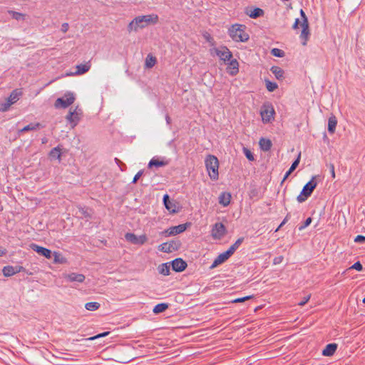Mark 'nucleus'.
Wrapping results in <instances>:
<instances>
[{"mask_svg":"<svg viewBox=\"0 0 365 365\" xmlns=\"http://www.w3.org/2000/svg\"><path fill=\"white\" fill-rule=\"evenodd\" d=\"M158 21V16L157 14H150L144 16H138L133 19L128 26V31H137L139 29H143L150 24H155Z\"/></svg>","mask_w":365,"mask_h":365,"instance_id":"obj_1","label":"nucleus"},{"mask_svg":"<svg viewBox=\"0 0 365 365\" xmlns=\"http://www.w3.org/2000/svg\"><path fill=\"white\" fill-rule=\"evenodd\" d=\"M246 26L242 24H234L228 29V34L236 42H246L249 34L245 31Z\"/></svg>","mask_w":365,"mask_h":365,"instance_id":"obj_2","label":"nucleus"},{"mask_svg":"<svg viewBox=\"0 0 365 365\" xmlns=\"http://www.w3.org/2000/svg\"><path fill=\"white\" fill-rule=\"evenodd\" d=\"M205 164L210 179L217 180L219 178V160L217 158L213 155H207L205 160Z\"/></svg>","mask_w":365,"mask_h":365,"instance_id":"obj_3","label":"nucleus"},{"mask_svg":"<svg viewBox=\"0 0 365 365\" xmlns=\"http://www.w3.org/2000/svg\"><path fill=\"white\" fill-rule=\"evenodd\" d=\"M316 176H313L312 179L304 186L301 193L297 196V200L302 203L310 197L317 185Z\"/></svg>","mask_w":365,"mask_h":365,"instance_id":"obj_4","label":"nucleus"},{"mask_svg":"<svg viewBox=\"0 0 365 365\" xmlns=\"http://www.w3.org/2000/svg\"><path fill=\"white\" fill-rule=\"evenodd\" d=\"M75 96L71 92L66 93L63 97L58 98L54 103V106L56 108H66L73 104L75 101Z\"/></svg>","mask_w":365,"mask_h":365,"instance_id":"obj_5","label":"nucleus"},{"mask_svg":"<svg viewBox=\"0 0 365 365\" xmlns=\"http://www.w3.org/2000/svg\"><path fill=\"white\" fill-rule=\"evenodd\" d=\"M260 114L264 123H270L274 120V109L271 103H264L261 108Z\"/></svg>","mask_w":365,"mask_h":365,"instance_id":"obj_6","label":"nucleus"},{"mask_svg":"<svg viewBox=\"0 0 365 365\" xmlns=\"http://www.w3.org/2000/svg\"><path fill=\"white\" fill-rule=\"evenodd\" d=\"M181 242L179 240H173L168 242H164L159 246V250L163 252L170 253L177 251L181 247Z\"/></svg>","mask_w":365,"mask_h":365,"instance_id":"obj_7","label":"nucleus"},{"mask_svg":"<svg viewBox=\"0 0 365 365\" xmlns=\"http://www.w3.org/2000/svg\"><path fill=\"white\" fill-rule=\"evenodd\" d=\"M226 227L222 222L215 223L211 230V235L215 240H220L226 234Z\"/></svg>","mask_w":365,"mask_h":365,"instance_id":"obj_8","label":"nucleus"},{"mask_svg":"<svg viewBox=\"0 0 365 365\" xmlns=\"http://www.w3.org/2000/svg\"><path fill=\"white\" fill-rule=\"evenodd\" d=\"M190 225V222H186L185 224H180L177 226H173L168 230H165L163 232V234H165V236H172L178 234L182 233Z\"/></svg>","mask_w":365,"mask_h":365,"instance_id":"obj_9","label":"nucleus"},{"mask_svg":"<svg viewBox=\"0 0 365 365\" xmlns=\"http://www.w3.org/2000/svg\"><path fill=\"white\" fill-rule=\"evenodd\" d=\"M216 55L224 62L229 61L232 58V53L227 46L215 48Z\"/></svg>","mask_w":365,"mask_h":365,"instance_id":"obj_10","label":"nucleus"},{"mask_svg":"<svg viewBox=\"0 0 365 365\" xmlns=\"http://www.w3.org/2000/svg\"><path fill=\"white\" fill-rule=\"evenodd\" d=\"M172 268L175 272H180L184 271L187 264V262L181 258H176L170 262Z\"/></svg>","mask_w":365,"mask_h":365,"instance_id":"obj_11","label":"nucleus"},{"mask_svg":"<svg viewBox=\"0 0 365 365\" xmlns=\"http://www.w3.org/2000/svg\"><path fill=\"white\" fill-rule=\"evenodd\" d=\"M232 255L230 252V251L227 250L221 254H220L214 260L213 263L210 266V268H215L222 264L226 260H227Z\"/></svg>","mask_w":365,"mask_h":365,"instance_id":"obj_12","label":"nucleus"},{"mask_svg":"<svg viewBox=\"0 0 365 365\" xmlns=\"http://www.w3.org/2000/svg\"><path fill=\"white\" fill-rule=\"evenodd\" d=\"M31 248L34 251H35L38 254H39L40 255H42V256L45 257L47 259H51L52 258V252H51V251L50 250H48L47 248L38 246L36 244H31Z\"/></svg>","mask_w":365,"mask_h":365,"instance_id":"obj_13","label":"nucleus"},{"mask_svg":"<svg viewBox=\"0 0 365 365\" xmlns=\"http://www.w3.org/2000/svg\"><path fill=\"white\" fill-rule=\"evenodd\" d=\"M76 115H77V108H76L73 111L70 110L66 117V119L71 124L72 128L76 127L81 120V117L77 116Z\"/></svg>","mask_w":365,"mask_h":365,"instance_id":"obj_14","label":"nucleus"},{"mask_svg":"<svg viewBox=\"0 0 365 365\" xmlns=\"http://www.w3.org/2000/svg\"><path fill=\"white\" fill-rule=\"evenodd\" d=\"M227 72L234 76L239 72V63L236 59H230L227 67Z\"/></svg>","mask_w":365,"mask_h":365,"instance_id":"obj_15","label":"nucleus"},{"mask_svg":"<svg viewBox=\"0 0 365 365\" xmlns=\"http://www.w3.org/2000/svg\"><path fill=\"white\" fill-rule=\"evenodd\" d=\"M64 279L68 282H83L86 277L83 274H78L75 272L66 274L64 275Z\"/></svg>","mask_w":365,"mask_h":365,"instance_id":"obj_16","label":"nucleus"},{"mask_svg":"<svg viewBox=\"0 0 365 365\" xmlns=\"http://www.w3.org/2000/svg\"><path fill=\"white\" fill-rule=\"evenodd\" d=\"M163 203L165 208L171 213L178 212V210L176 209V205L174 202L170 200L169 195L165 194L163 196Z\"/></svg>","mask_w":365,"mask_h":365,"instance_id":"obj_17","label":"nucleus"},{"mask_svg":"<svg viewBox=\"0 0 365 365\" xmlns=\"http://www.w3.org/2000/svg\"><path fill=\"white\" fill-rule=\"evenodd\" d=\"M231 194L228 192H222L219 196V203L224 207L230 205L231 200Z\"/></svg>","mask_w":365,"mask_h":365,"instance_id":"obj_18","label":"nucleus"},{"mask_svg":"<svg viewBox=\"0 0 365 365\" xmlns=\"http://www.w3.org/2000/svg\"><path fill=\"white\" fill-rule=\"evenodd\" d=\"M337 349V344L335 343H331L327 344L324 350L322 351V355L324 356H331L334 355L336 350Z\"/></svg>","mask_w":365,"mask_h":365,"instance_id":"obj_19","label":"nucleus"},{"mask_svg":"<svg viewBox=\"0 0 365 365\" xmlns=\"http://www.w3.org/2000/svg\"><path fill=\"white\" fill-rule=\"evenodd\" d=\"M301 26L302 27V31L300 35V38L304 40L302 42V44L305 46L307 44V41L309 38V36L310 35L309 32V26L308 24H301Z\"/></svg>","mask_w":365,"mask_h":365,"instance_id":"obj_20","label":"nucleus"},{"mask_svg":"<svg viewBox=\"0 0 365 365\" xmlns=\"http://www.w3.org/2000/svg\"><path fill=\"white\" fill-rule=\"evenodd\" d=\"M23 94V92L21 89H15L14 90L10 96L7 98L8 102H11L12 104L15 103L21 96Z\"/></svg>","mask_w":365,"mask_h":365,"instance_id":"obj_21","label":"nucleus"},{"mask_svg":"<svg viewBox=\"0 0 365 365\" xmlns=\"http://www.w3.org/2000/svg\"><path fill=\"white\" fill-rule=\"evenodd\" d=\"M337 125V119L335 115H331L328 120V131L329 133L333 134L336 130Z\"/></svg>","mask_w":365,"mask_h":365,"instance_id":"obj_22","label":"nucleus"},{"mask_svg":"<svg viewBox=\"0 0 365 365\" xmlns=\"http://www.w3.org/2000/svg\"><path fill=\"white\" fill-rule=\"evenodd\" d=\"M259 147L263 151H269L272 146V143L269 139L262 138L259 142Z\"/></svg>","mask_w":365,"mask_h":365,"instance_id":"obj_23","label":"nucleus"},{"mask_svg":"<svg viewBox=\"0 0 365 365\" xmlns=\"http://www.w3.org/2000/svg\"><path fill=\"white\" fill-rule=\"evenodd\" d=\"M91 63L90 61L84 63V64H79L78 66H76V75H82V74H84L86 73V72H88L89 71V69L91 68Z\"/></svg>","mask_w":365,"mask_h":365,"instance_id":"obj_24","label":"nucleus"},{"mask_svg":"<svg viewBox=\"0 0 365 365\" xmlns=\"http://www.w3.org/2000/svg\"><path fill=\"white\" fill-rule=\"evenodd\" d=\"M43 126L40 123H30L19 130V133H25L30 130H36Z\"/></svg>","mask_w":365,"mask_h":365,"instance_id":"obj_25","label":"nucleus"},{"mask_svg":"<svg viewBox=\"0 0 365 365\" xmlns=\"http://www.w3.org/2000/svg\"><path fill=\"white\" fill-rule=\"evenodd\" d=\"M270 71L275 76L276 78L281 80L284 78V70L279 66H274L271 68Z\"/></svg>","mask_w":365,"mask_h":365,"instance_id":"obj_26","label":"nucleus"},{"mask_svg":"<svg viewBox=\"0 0 365 365\" xmlns=\"http://www.w3.org/2000/svg\"><path fill=\"white\" fill-rule=\"evenodd\" d=\"M170 263H163L158 267V272L164 276H168L170 274Z\"/></svg>","mask_w":365,"mask_h":365,"instance_id":"obj_27","label":"nucleus"},{"mask_svg":"<svg viewBox=\"0 0 365 365\" xmlns=\"http://www.w3.org/2000/svg\"><path fill=\"white\" fill-rule=\"evenodd\" d=\"M157 62V59L151 54H148L145 58V66L147 68H153Z\"/></svg>","mask_w":365,"mask_h":365,"instance_id":"obj_28","label":"nucleus"},{"mask_svg":"<svg viewBox=\"0 0 365 365\" xmlns=\"http://www.w3.org/2000/svg\"><path fill=\"white\" fill-rule=\"evenodd\" d=\"M169 307V304L167 303H160L155 305L153 309V313L158 314L164 312Z\"/></svg>","mask_w":365,"mask_h":365,"instance_id":"obj_29","label":"nucleus"},{"mask_svg":"<svg viewBox=\"0 0 365 365\" xmlns=\"http://www.w3.org/2000/svg\"><path fill=\"white\" fill-rule=\"evenodd\" d=\"M166 164H167L166 162H165L163 160H159L158 159L153 158L150 160V162L148 163V168H151L153 167L159 168V167L165 166Z\"/></svg>","mask_w":365,"mask_h":365,"instance_id":"obj_30","label":"nucleus"},{"mask_svg":"<svg viewBox=\"0 0 365 365\" xmlns=\"http://www.w3.org/2000/svg\"><path fill=\"white\" fill-rule=\"evenodd\" d=\"M264 15V11L260 8H255L249 14V16L252 19H257Z\"/></svg>","mask_w":365,"mask_h":365,"instance_id":"obj_31","label":"nucleus"},{"mask_svg":"<svg viewBox=\"0 0 365 365\" xmlns=\"http://www.w3.org/2000/svg\"><path fill=\"white\" fill-rule=\"evenodd\" d=\"M61 152L59 147H56L51 149L49 153V157L53 159H61Z\"/></svg>","mask_w":365,"mask_h":365,"instance_id":"obj_32","label":"nucleus"},{"mask_svg":"<svg viewBox=\"0 0 365 365\" xmlns=\"http://www.w3.org/2000/svg\"><path fill=\"white\" fill-rule=\"evenodd\" d=\"M243 241H244L243 237H240V238L237 239L236 240V242L232 245H231L230 247L227 250L230 251V252L232 255H233L234 252L240 247V246L243 242Z\"/></svg>","mask_w":365,"mask_h":365,"instance_id":"obj_33","label":"nucleus"},{"mask_svg":"<svg viewBox=\"0 0 365 365\" xmlns=\"http://www.w3.org/2000/svg\"><path fill=\"white\" fill-rule=\"evenodd\" d=\"M2 271L5 277H11L16 274L14 267L10 265L4 267Z\"/></svg>","mask_w":365,"mask_h":365,"instance_id":"obj_34","label":"nucleus"},{"mask_svg":"<svg viewBox=\"0 0 365 365\" xmlns=\"http://www.w3.org/2000/svg\"><path fill=\"white\" fill-rule=\"evenodd\" d=\"M8 13L15 20L19 21V20H24L25 19V16L26 15L22 14V13L14 11H11V10L9 11Z\"/></svg>","mask_w":365,"mask_h":365,"instance_id":"obj_35","label":"nucleus"},{"mask_svg":"<svg viewBox=\"0 0 365 365\" xmlns=\"http://www.w3.org/2000/svg\"><path fill=\"white\" fill-rule=\"evenodd\" d=\"M100 306L98 302H88L85 304V308L88 311H96L99 309Z\"/></svg>","mask_w":365,"mask_h":365,"instance_id":"obj_36","label":"nucleus"},{"mask_svg":"<svg viewBox=\"0 0 365 365\" xmlns=\"http://www.w3.org/2000/svg\"><path fill=\"white\" fill-rule=\"evenodd\" d=\"M126 240L130 242L133 244L138 245V236L133 233H126L125 235Z\"/></svg>","mask_w":365,"mask_h":365,"instance_id":"obj_37","label":"nucleus"},{"mask_svg":"<svg viewBox=\"0 0 365 365\" xmlns=\"http://www.w3.org/2000/svg\"><path fill=\"white\" fill-rule=\"evenodd\" d=\"M271 53L274 56L279 57V58H282L285 56L284 51L283 50L277 48H272L271 51Z\"/></svg>","mask_w":365,"mask_h":365,"instance_id":"obj_38","label":"nucleus"},{"mask_svg":"<svg viewBox=\"0 0 365 365\" xmlns=\"http://www.w3.org/2000/svg\"><path fill=\"white\" fill-rule=\"evenodd\" d=\"M11 105L12 103L11 102H8V99L6 98L4 102L0 103V111H7Z\"/></svg>","mask_w":365,"mask_h":365,"instance_id":"obj_39","label":"nucleus"},{"mask_svg":"<svg viewBox=\"0 0 365 365\" xmlns=\"http://www.w3.org/2000/svg\"><path fill=\"white\" fill-rule=\"evenodd\" d=\"M278 86L276 83L266 81V88L269 92H272L277 88Z\"/></svg>","mask_w":365,"mask_h":365,"instance_id":"obj_40","label":"nucleus"},{"mask_svg":"<svg viewBox=\"0 0 365 365\" xmlns=\"http://www.w3.org/2000/svg\"><path fill=\"white\" fill-rule=\"evenodd\" d=\"M78 210H79V212L86 219H91V213L88 212V208H84V207H78Z\"/></svg>","mask_w":365,"mask_h":365,"instance_id":"obj_41","label":"nucleus"},{"mask_svg":"<svg viewBox=\"0 0 365 365\" xmlns=\"http://www.w3.org/2000/svg\"><path fill=\"white\" fill-rule=\"evenodd\" d=\"M53 257H54L53 262L55 263L62 264V263L65 262V259L63 257H61V255L59 254L58 252H55L53 253Z\"/></svg>","mask_w":365,"mask_h":365,"instance_id":"obj_42","label":"nucleus"},{"mask_svg":"<svg viewBox=\"0 0 365 365\" xmlns=\"http://www.w3.org/2000/svg\"><path fill=\"white\" fill-rule=\"evenodd\" d=\"M243 152H244V154L245 155L246 158L250 161H253L255 160L254 154L248 148H244Z\"/></svg>","mask_w":365,"mask_h":365,"instance_id":"obj_43","label":"nucleus"},{"mask_svg":"<svg viewBox=\"0 0 365 365\" xmlns=\"http://www.w3.org/2000/svg\"><path fill=\"white\" fill-rule=\"evenodd\" d=\"M300 158H301V153H299L297 159L292 163L291 167L289 168L291 171H294L297 168V166L299 165V163L300 162Z\"/></svg>","mask_w":365,"mask_h":365,"instance_id":"obj_44","label":"nucleus"},{"mask_svg":"<svg viewBox=\"0 0 365 365\" xmlns=\"http://www.w3.org/2000/svg\"><path fill=\"white\" fill-rule=\"evenodd\" d=\"M312 217H308L304 222V224L299 227V230H302L307 227H308L312 223Z\"/></svg>","mask_w":365,"mask_h":365,"instance_id":"obj_45","label":"nucleus"},{"mask_svg":"<svg viewBox=\"0 0 365 365\" xmlns=\"http://www.w3.org/2000/svg\"><path fill=\"white\" fill-rule=\"evenodd\" d=\"M253 297V296H247V297H241V298H237L234 300H232V302L233 303H240V302H245L250 299H252Z\"/></svg>","mask_w":365,"mask_h":365,"instance_id":"obj_46","label":"nucleus"},{"mask_svg":"<svg viewBox=\"0 0 365 365\" xmlns=\"http://www.w3.org/2000/svg\"><path fill=\"white\" fill-rule=\"evenodd\" d=\"M349 269H354L357 271H361L363 269V266L359 261H357Z\"/></svg>","mask_w":365,"mask_h":365,"instance_id":"obj_47","label":"nucleus"},{"mask_svg":"<svg viewBox=\"0 0 365 365\" xmlns=\"http://www.w3.org/2000/svg\"><path fill=\"white\" fill-rule=\"evenodd\" d=\"M110 334L109 331H105L101 334H98L94 336L90 337L88 339V340H94L96 339L101 338L108 336Z\"/></svg>","mask_w":365,"mask_h":365,"instance_id":"obj_48","label":"nucleus"},{"mask_svg":"<svg viewBox=\"0 0 365 365\" xmlns=\"http://www.w3.org/2000/svg\"><path fill=\"white\" fill-rule=\"evenodd\" d=\"M300 15H301L302 20V22L301 23V24H309L308 19L305 14V12L303 11V9L300 10Z\"/></svg>","mask_w":365,"mask_h":365,"instance_id":"obj_49","label":"nucleus"},{"mask_svg":"<svg viewBox=\"0 0 365 365\" xmlns=\"http://www.w3.org/2000/svg\"><path fill=\"white\" fill-rule=\"evenodd\" d=\"M300 15H301L302 20V22L301 23V24H309L308 19L305 14V12L303 11V9L300 10Z\"/></svg>","mask_w":365,"mask_h":365,"instance_id":"obj_50","label":"nucleus"},{"mask_svg":"<svg viewBox=\"0 0 365 365\" xmlns=\"http://www.w3.org/2000/svg\"><path fill=\"white\" fill-rule=\"evenodd\" d=\"M115 162L118 165L120 170L123 171L125 170V168H126V165L123 162H121L118 158H115Z\"/></svg>","mask_w":365,"mask_h":365,"instance_id":"obj_51","label":"nucleus"},{"mask_svg":"<svg viewBox=\"0 0 365 365\" xmlns=\"http://www.w3.org/2000/svg\"><path fill=\"white\" fill-rule=\"evenodd\" d=\"M143 170H141L137 173V174L134 176L133 180L132 181L133 183H136L137 181L140 179V178L143 175Z\"/></svg>","mask_w":365,"mask_h":365,"instance_id":"obj_52","label":"nucleus"},{"mask_svg":"<svg viewBox=\"0 0 365 365\" xmlns=\"http://www.w3.org/2000/svg\"><path fill=\"white\" fill-rule=\"evenodd\" d=\"M354 242H358V243H364L365 242V236L357 235L354 239Z\"/></svg>","mask_w":365,"mask_h":365,"instance_id":"obj_53","label":"nucleus"},{"mask_svg":"<svg viewBox=\"0 0 365 365\" xmlns=\"http://www.w3.org/2000/svg\"><path fill=\"white\" fill-rule=\"evenodd\" d=\"M138 245H143L147 241V237L145 235H140L138 237Z\"/></svg>","mask_w":365,"mask_h":365,"instance_id":"obj_54","label":"nucleus"},{"mask_svg":"<svg viewBox=\"0 0 365 365\" xmlns=\"http://www.w3.org/2000/svg\"><path fill=\"white\" fill-rule=\"evenodd\" d=\"M284 259L283 256H278L274 258L273 259V264H279L282 262Z\"/></svg>","mask_w":365,"mask_h":365,"instance_id":"obj_55","label":"nucleus"},{"mask_svg":"<svg viewBox=\"0 0 365 365\" xmlns=\"http://www.w3.org/2000/svg\"><path fill=\"white\" fill-rule=\"evenodd\" d=\"M309 299H310V295H308V296H307V297H304V299H303V300H302L301 302H299L298 303V304H299V306L302 307V306L305 305V304L307 303V302L309 300Z\"/></svg>","mask_w":365,"mask_h":365,"instance_id":"obj_56","label":"nucleus"},{"mask_svg":"<svg viewBox=\"0 0 365 365\" xmlns=\"http://www.w3.org/2000/svg\"><path fill=\"white\" fill-rule=\"evenodd\" d=\"M68 29H69V25L68 23H63L62 25H61V31L63 32V33H66L68 31Z\"/></svg>","mask_w":365,"mask_h":365,"instance_id":"obj_57","label":"nucleus"},{"mask_svg":"<svg viewBox=\"0 0 365 365\" xmlns=\"http://www.w3.org/2000/svg\"><path fill=\"white\" fill-rule=\"evenodd\" d=\"M289 217V214H287L285 218L283 220V221L281 222L279 226L276 229L275 232H277L288 220V218Z\"/></svg>","mask_w":365,"mask_h":365,"instance_id":"obj_58","label":"nucleus"},{"mask_svg":"<svg viewBox=\"0 0 365 365\" xmlns=\"http://www.w3.org/2000/svg\"><path fill=\"white\" fill-rule=\"evenodd\" d=\"M299 24H300L299 19H296L295 21H294V24L292 26V29H294V30L299 29Z\"/></svg>","mask_w":365,"mask_h":365,"instance_id":"obj_59","label":"nucleus"},{"mask_svg":"<svg viewBox=\"0 0 365 365\" xmlns=\"http://www.w3.org/2000/svg\"><path fill=\"white\" fill-rule=\"evenodd\" d=\"M329 167L330 168V171H331V177L333 178H335V172H334V164H331V163L329 164Z\"/></svg>","mask_w":365,"mask_h":365,"instance_id":"obj_60","label":"nucleus"},{"mask_svg":"<svg viewBox=\"0 0 365 365\" xmlns=\"http://www.w3.org/2000/svg\"><path fill=\"white\" fill-rule=\"evenodd\" d=\"M14 268H15L16 273H18V272L25 270V268L21 266H16V267H14Z\"/></svg>","mask_w":365,"mask_h":365,"instance_id":"obj_61","label":"nucleus"},{"mask_svg":"<svg viewBox=\"0 0 365 365\" xmlns=\"http://www.w3.org/2000/svg\"><path fill=\"white\" fill-rule=\"evenodd\" d=\"M165 120H166V122L168 125H170L171 123V118L169 116V115H166L165 116Z\"/></svg>","mask_w":365,"mask_h":365,"instance_id":"obj_62","label":"nucleus"},{"mask_svg":"<svg viewBox=\"0 0 365 365\" xmlns=\"http://www.w3.org/2000/svg\"><path fill=\"white\" fill-rule=\"evenodd\" d=\"M6 250L0 247V257L6 254Z\"/></svg>","mask_w":365,"mask_h":365,"instance_id":"obj_63","label":"nucleus"},{"mask_svg":"<svg viewBox=\"0 0 365 365\" xmlns=\"http://www.w3.org/2000/svg\"><path fill=\"white\" fill-rule=\"evenodd\" d=\"M76 108H78V107ZM82 114H83L82 110L81 109H77V115H76L81 117L82 115Z\"/></svg>","mask_w":365,"mask_h":365,"instance_id":"obj_64","label":"nucleus"}]
</instances>
